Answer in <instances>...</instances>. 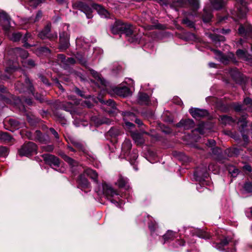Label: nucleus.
I'll list each match as a JSON object with an SVG mask.
<instances>
[{
    "label": "nucleus",
    "mask_w": 252,
    "mask_h": 252,
    "mask_svg": "<svg viewBox=\"0 0 252 252\" xmlns=\"http://www.w3.org/2000/svg\"><path fill=\"white\" fill-rule=\"evenodd\" d=\"M102 189L96 191L99 195H104L112 203L117 206H120L123 204V201L120 199L119 193L115 190L110 185L103 183L101 185Z\"/></svg>",
    "instance_id": "1"
},
{
    "label": "nucleus",
    "mask_w": 252,
    "mask_h": 252,
    "mask_svg": "<svg viewBox=\"0 0 252 252\" xmlns=\"http://www.w3.org/2000/svg\"><path fill=\"white\" fill-rule=\"evenodd\" d=\"M189 5L191 7L193 12H187L185 16H194L195 12L199 7L198 0H173L172 3L170 5L171 7H185Z\"/></svg>",
    "instance_id": "2"
},
{
    "label": "nucleus",
    "mask_w": 252,
    "mask_h": 252,
    "mask_svg": "<svg viewBox=\"0 0 252 252\" xmlns=\"http://www.w3.org/2000/svg\"><path fill=\"white\" fill-rule=\"evenodd\" d=\"M236 10L232 11V14L235 15L239 18H244L248 12L247 3L244 0H235Z\"/></svg>",
    "instance_id": "3"
},
{
    "label": "nucleus",
    "mask_w": 252,
    "mask_h": 252,
    "mask_svg": "<svg viewBox=\"0 0 252 252\" xmlns=\"http://www.w3.org/2000/svg\"><path fill=\"white\" fill-rule=\"evenodd\" d=\"M37 146L35 143L29 142L25 143L19 150V154L21 156H29L36 152Z\"/></svg>",
    "instance_id": "4"
},
{
    "label": "nucleus",
    "mask_w": 252,
    "mask_h": 252,
    "mask_svg": "<svg viewBox=\"0 0 252 252\" xmlns=\"http://www.w3.org/2000/svg\"><path fill=\"white\" fill-rule=\"evenodd\" d=\"M214 52L215 58L224 64H228L230 62H236L234 55L232 53H229L226 55L218 50H214Z\"/></svg>",
    "instance_id": "5"
},
{
    "label": "nucleus",
    "mask_w": 252,
    "mask_h": 252,
    "mask_svg": "<svg viewBox=\"0 0 252 252\" xmlns=\"http://www.w3.org/2000/svg\"><path fill=\"white\" fill-rule=\"evenodd\" d=\"M69 34L67 32H63L60 33V49L66 50L69 46Z\"/></svg>",
    "instance_id": "6"
},
{
    "label": "nucleus",
    "mask_w": 252,
    "mask_h": 252,
    "mask_svg": "<svg viewBox=\"0 0 252 252\" xmlns=\"http://www.w3.org/2000/svg\"><path fill=\"white\" fill-rule=\"evenodd\" d=\"M51 27V24L47 25L44 29L39 33L38 36L41 39L48 38L51 40L57 38L58 36L57 33H50Z\"/></svg>",
    "instance_id": "7"
},
{
    "label": "nucleus",
    "mask_w": 252,
    "mask_h": 252,
    "mask_svg": "<svg viewBox=\"0 0 252 252\" xmlns=\"http://www.w3.org/2000/svg\"><path fill=\"white\" fill-rule=\"evenodd\" d=\"M194 176L195 180L199 182L204 181L209 176L206 167L197 168L194 172Z\"/></svg>",
    "instance_id": "8"
},
{
    "label": "nucleus",
    "mask_w": 252,
    "mask_h": 252,
    "mask_svg": "<svg viewBox=\"0 0 252 252\" xmlns=\"http://www.w3.org/2000/svg\"><path fill=\"white\" fill-rule=\"evenodd\" d=\"M10 18L4 12H0V26L5 30L7 31L10 27Z\"/></svg>",
    "instance_id": "9"
},
{
    "label": "nucleus",
    "mask_w": 252,
    "mask_h": 252,
    "mask_svg": "<svg viewBox=\"0 0 252 252\" xmlns=\"http://www.w3.org/2000/svg\"><path fill=\"white\" fill-rule=\"evenodd\" d=\"M124 116V120L126 128L127 129L132 130L135 127V126L132 123L128 122L129 120L133 121L135 118V115L133 113L129 112H125L123 113Z\"/></svg>",
    "instance_id": "10"
},
{
    "label": "nucleus",
    "mask_w": 252,
    "mask_h": 252,
    "mask_svg": "<svg viewBox=\"0 0 252 252\" xmlns=\"http://www.w3.org/2000/svg\"><path fill=\"white\" fill-rule=\"evenodd\" d=\"M79 187L82 189H87L89 190L91 189V184L88 181V179L86 178V175L84 174V172L80 176L77 180Z\"/></svg>",
    "instance_id": "11"
},
{
    "label": "nucleus",
    "mask_w": 252,
    "mask_h": 252,
    "mask_svg": "<svg viewBox=\"0 0 252 252\" xmlns=\"http://www.w3.org/2000/svg\"><path fill=\"white\" fill-rule=\"evenodd\" d=\"M43 158L45 162L51 166L55 167L60 166V160L57 157L50 154H44L43 155Z\"/></svg>",
    "instance_id": "12"
},
{
    "label": "nucleus",
    "mask_w": 252,
    "mask_h": 252,
    "mask_svg": "<svg viewBox=\"0 0 252 252\" xmlns=\"http://www.w3.org/2000/svg\"><path fill=\"white\" fill-rule=\"evenodd\" d=\"M236 55L239 59L246 61L248 63L252 65V56L247 51L239 49L236 51Z\"/></svg>",
    "instance_id": "13"
},
{
    "label": "nucleus",
    "mask_w": 252,
    "mask_h": 252,
    "mask_svg": "<svg viewBox=\"0 0 252 252\" xmlns=\"http://www.w3.org/2000/svg\"><path fill=\"white\" fill-rule=\"evenodd\" d=\"M191 116L195 119L205 117L208 115V112L204 109L191 108L189 110Z\"/></svg>",
    "instance_id": "14"
},
{
    "label": "nucleus",
    "mask_w": 252,
    "mask_h": 252,
    "mask_svg": "<svg viewBox=\"0 0 252 252\" xmlns=\"http://www.w3.org/2000/svg\"><path fill=\"white\" fill-rule=\"evenodd\" d=\"M131 147V141L129 139H126L122 145L121 156H123L124 158L128 157Z\"/></svg>",
    "instance_id": "15"
},
{
    "label": "nucleus",
    "mask_w": 252,
    "mask_h": 252,
    "mask_svg": "<svg viewBox=\"0 0 252 252\" xmlns=\"http://www.w3.org/2000/svg\"><path fill=\"white\" fill-rule=\"evenodd\" d=\"M194 126L193 121L190 119L182 120L176 124L177 127L183 128L184 129H189L193 127Z\"/></svg>",
    "instance_id": "16"
},
{
    "label": "nucleus",
    "mask_w": 252,
    "mask_h": 252,
    "mask_svg": "<svg viewBox=\"0 0 252 252\" xmlns=\"http://www.w3.org/2000/svg\"><path fill=\"white\" fill-rule=\"evenodd\" d=\"M84 172L85 175L90 177L94 183H98V174L95 170L91 168H87L84 170Z\"/></svg>",
    "instance_id": "17"
},
{
    "label": "nucleus",
    "mask_w": 252,
    "mask_h": 252,
    "mask_svg": "<svg viewBox=\"0 0 252 252\" xmlns=\"http://www.w3.org/2000/svg\"><path fill=\"white\" fill-rule=\"evenodd\" d=\"M70 142L79 151L82 152L84 154H86L87 150L85 146L79 141L74 138L70 139Z\"/></svg>",
    "instance_id": "18"
},
{
    "label": "nucleus",
    "mask_w": 252,
    "mask_h": 252,
    "mask_svg": "<svg viewBox=\"0 0 252 252\" xmlns=\"http://www.w3.org/2000/svg\"><path fill=\"white\" fill-rule=\"evenodd\" d=\"M138 102L142 105H148L150 102L149 95L144 93H139L138 95Z\"/></svg>",
    "instance_id": "19"
},
{
    "label": "nucleus",
    "mask_w": 252,
    "mask_h": 252,
    "mask_svg": "<svg viewBox=\"0 0 252 252\" xmlns=\"http://www.w3.org/2000/svg\"><path fill=\"white\" fill-rule=\"evenodd\" d=\"M130 135L133 140L137 145H141L144 143V140L142 134L136 132H130Z\"/></svg>",
    "instance_id": "20"
},
{
    "label": "nucleus",
    "mask_w": 252,
    "mask_h": 252,
    "mask_svg": "<svg viewBox=\"0 0 252 252\" xmlns=\"http://www.w3.org/2000/svg\"><path fill=\"white\" fill-rule=\"evenodd\" d=\"M115 92L120 96L126 97L130 94L129 89L126 87H119L116 89Z\"/></svg>",
    "instance_id": "21"
},
{
    "label": "nucleus",
    "mask_w": 252,
    "mask_h": 252,
    "mask_svg": "<svg viewBox=\"0 0 252 252\" xmlns=\"http://www.w3.org/2000/svg\"><path fill=\"white\" fill-rule=\"evenodd\" d=\"M230 242V239L225 238L220 243H214L213 247L219 251H223L224 250L223 247L226 246Z\"/></svg>",
    "instance_id": "22"
},
{
    "label": "nucleus",
    "mask_w": 252,
    "mask_h": 252,
    "mask_svg": "<svg viewBox=\"0 0 252 252\" xmlns=\"http://www.w3.org/2000/svg\"><path fill=\"white\" fill-rule=\"evenodd\" d=\"M116 184L119 188H124L126 189H128L129 188L128 180L126 178L119 177Z\"/></svg>",
    "instance_id": "23"
},
{
    "label": "nucleus",
    "mask_w": 252,
    "mask_h": 252,
    "mask_svg": "<svg viewBox=\"0 0 252 252\" xmlns=\"http://www.w3.org/2000/svg\"><path fill=\"white\" fill-rule=\"evenodd\" d=\"M212 17L211 9L206 6L204 8V14L203 15V21L205 23L209 22Z\"/></svg>",
    "instance_id": "24"
},
{
    "label": "nucleus",
    "mask_w": 252,
    "mask_h": 252,
    "mask_svg": "<svg viewBox=\"0 0 252 252\" xmlns=\"http://www.w3.org/2000/svg\"><path fill=\"white\" fill-rule=\"evenodd\" d=\"M76 45L78 47L83 48L87 49L89 47V43L86 41V39L84 37H81L77 38L76 40Z\"/></svg>",
    "instance_id": "25"
},
{
    "label": "nucleus",
    "mask_w": 252,
    "mask_h": 252,
    "mask_svg": "<svg viewBox=\"0 0 252 252\" xmlns=\"http://www.w3.org/2000/svg\"><path fill=\"white\" fill-rule=\"evenodd\" d=\"M25 83L27 86L28 90L32 93V94L34 96L35 98L40 101H42L43 99L40 94H36L35 95H34L33 94V87L31 83V81L28 78L26 77L25 79Z\"/></svg>",
    "instance_id": "26"
},
{
    "label": "nucleus",
    "mask_w": 252,
    "mask_h": 252,
    "mask_svg": "<svg viewBox=\"0 0 252 252\" xmlns=\"http://www.w3.org/2000/svg\"><path fill=\"white\" fill-rule=\"evenodd\" d=\"M219 120L220 122L224 125H232L235 122V120H233L231 117L227 115H222L220 117Z\"/></svg>",
    "instance_id": "27"
},
{
    "label": "nucleus",
    "mask_w": 252,
    "mask_h": 252,
    "mask_svg": "<svg viewBox=\"0 0 252 252\" xmlns=\"http://www.w3.org/2000/svg\"><path fill=\"white\" fill-rule=\"evenodd\" d=\"M247 118V115H244L238 121L237 123L240 126L241 132L244 131L245 128L247 126L248 123L246 121Z\"/></svg>",
    "instance_id": "28"
},
{
    "label": "nucleus",
    "mask_w": 252,
    "mask_h": 252,
    "mask_svg": "<svg viewBox=\"0 0 252 252\" xmlns=\"http://www.w3.org/2000/svg\"><path fill=\"white\" fill-rule=\"evenodd\" d=\"M14 53L17 56H19L22 59H26L28 57V53L25 50L20 48H15L13 50Z\"/></svg>",
    "instance_id": "29"
},
{
    "label": "nucleus",
    "mask_w": 252,
    "mask_h": 252,
    "mask_svg": "<svg viewBox=\"0 0 252 252\" xmlns=\"http://www.w3.org/2000/svg\"><path fill=\"white\" fill-rule=\"evenodd\" d=\"M44 0H25V3L26 5L32 8H36L40 4L44 2Z\"/></svg>",
    "instance_id": "30"
},
{
    "label": "nucleus",
    "mask_w": 252,
    "mask_h": 252,
    "mask_svg": "<svg viewBox=\"0 0 252 252\" xmlns=\"http://www.w3.org/2000/svg\"><path fill=\"white\" fill-rule=\"evenodd\" d=\"M211 5L214 9H219L224 5L223 0H210Z\"/></svg>",
    "instance_id": "31"
},
{
    "label": "nucleus",
    "mask_w": 252,
    "mask_h": 252,
    "mask_svg": "<svg viewBox=\"0 0 252 252\" xmlns=\"http://www.w3.org/2000/svg\"><path fill=\"white\" fill-rule=\"evenodd\" d=\"M12 138L7 132H0V140L4 143H8L10 142Z\"/></svg>",
    "instance_id": "32"
},
{
    "label": "nucleus",
    "mask_w": 252,
    "mask_h": 252,
    "mask_svg": "<svg viewBox=\"0 0 252 252\" xmlns=\"http://www.w3.org/2000/svg\"><path fill=\"white\" fill-rule=\"evenodd\" d=\"M9 125L13 128V129H19L20 128L22 127L24 124L23 123H20L18 121L14 119H10L9 120Z\"/></svg>",
    "instance_id": "33"
},
{
    "label": "nucleus",
    "mask_w": 252,
    "mask_h": 252,
    "mask_svg": "<svg viewBox=\"0 0 252 252\" xmlns=\"http://www.w3.org/2000/svg\"><path fill=\"white\" fill-rule=\"evenodd\" d=\"M209 37L215 44H217L218 42L224 41L225 40L224 36L218 34H211L209 35Z\"/></svg>",
    "instance_id": "34"
},
{
    "label": "nucleus",
    "mask_w": 252,
    "mask_h": 252,
    "mask_svg": "<svg viewBox=\"0 0 252 252\" xmlns=\"http://www.w3.org/2000/svg\"><path fill=\"white\" fill-rule=\"evenodd\" d=\"M138 158V153L136 150H133L131 153L129 152L128 157L125 158H127L131 163H133Z\"/></svg>",
    "instance_id": "35"
},
{
    "label": "nucleus",
    "mask_w": 252,
    "mask_h": 252,
    "mask_svg": "<svg viewBox=\"0 0 252 252\" xmlns=\"http://www.w3.org/2000/svg\"><path fill=\"white\" fill-rule=\"evenodd\" d=\"M73 107V105L72 103L70 102H63L61 108L66 111L70 112L71 114L73 115L72 110Z\"/></svg>",
    "instance_id": "36"
},
{
    "label": "nucleus",
    "mask_w": 252,
    "mask_h": 252,
    "mask_svg": "<svg viewBox=\"0 0 252 252\" xmlns=\"http://www.w3.org/2000/svg\"><path fill=\"white\" fill-rule=\"evenodd\" d=\"M165 242L166 241L172 240L175 237V233L171 230H168L166 234L163 236Z\"/></svg>",
    "instance_id": "37"
},
{
    "label": "nucleus",
    "mask_w": 252,
    "mask_h": 252,
    "mask_svg": "<svg viewBox=\"0 0 252 252\" xmlns=\"http://www.w3.org/2000/svg\"><path fill=\"white\" fill-rule=\"evenodd\" d=\"M41 17H42V13L40 11H39L37 13L35 18L32 19V18H29L28 19H26L25 23H33L38 21L41 18Z\"/></svg>",
    "instance_id": "38"
},
{
    "label": "nucleus",
    "mask_w": 252,
    "mask_h": 252,
    "mask_svg": "<svg viewBox=\"0 0 252 252\" xmlns=\"http://www.w3.org/2000/svg\"><path fill=\"white\" fill-rule=\"evenodd\" d=\"M121 133L120 130L116 128H111L108 132L109 135L112 137H116Z\"/></svg>",
    "instance_id": "39"
},
{
    "label": "nucleus",
    "mask_w": 252,
    "mask_h": 252,
    "mask_svg": "<svg viewBox=\"0 0 252 252\" xmlns=\"http://www.w3.org/2000/svg\"><path fill=\"white\" fill-rule=\"evenodd\" d=\"M61 156L63 157V158L65 160L66 162H67L70 165L72 166H75L76 164V161L73 160L72 158H70V157L66 156L64 153L61 154Z\"/></svg>",
    "instance_id": "40"
},
{
    "label": "nucleus",
    "mask_w": 252,
    "mask_h": 252,
    "mask_svg": "<svg viewBox=\"0 0 252 252\" xmlns=\"http://www.w3.org/2000/svg\"><path fill=\"white\" fill-rule=\"evenodd\" d=\"M228 170L229 173L232 176L235 177L239 173V170L236 168L235 166L231 165L228 167Z\"/></svg>",
    "instance_id": "41"
},
{
    "label": "nucleus",
    "mask_w": 252,
    "mask_h": 252,
    "mask_svg": "<svg viewBox=\"0 0 252 252\" xmlns=\"http://www.w3.org/2000/svg\"><path fill=\"white\" fill-rule=\"evenodd\" d=\"M126 24L123 23L122 21H116L114 24V25L119 32H123Z\"/></svg>",
    "instance_id": "42"
},
{
    "label": "nucleus",
    "mask_w": 252,
    "mask_h": 252,
    "mask_svg": "<svg viewBox=\"0 0 252 252\" xmlns=\"http://www.w3.org/2000/svg\"><path fill=\"white\" fill-rule=\"evenodd\" d=\"M21 37L22 34L20 32H13L9 38L13 41H17L21 39Z\"/></svg>",
    "instance_id": "43"
},
{
    "label": "nucleus",
    "mask_w": 252,
    "mask_h": 252,
    "mask_svg": "<svg viewBox=\"0 0 252 252\" xmlns=\"http://www.w3.org/2000/svg\"><path fill=\"white\" fill-rule=\"evenodd\" d=\"M22 63L24 66L26 67H33L35 65L34 62L32 60H28V61H23Z\"/></svg>",
    "instance_id": "44"
},
{
    "label": "nucleus",
    "mask_w": 252,
    "mask_h": 252,
    "mask_svg": "<svg viewBox=\"0 0 252 252\" xmlns=\"http://www.w3.org/2000/svg\"><path fill=\"white\" fill-rule=\"evenodd\" d=\"M31 37V35L29 33H26L25 35V36L22 38V42L24 43V46L26 48H29L31 47V45L27 43V41L28 40V38Z\"/></svg>",
    "instance_id": "45"
},
{
    "label": "nucleus",
    "mask_w": 252,
    "mask_h": 252,
    "mask_svg": "<svg viewBox=\"0 0 252 252\" xmlns=\"http://www.w3.org/2000/svg\"><path fill=\"white\" fill-rule=\"evenodd\" d=\"M182 23L190 28H193L194 27V23L189 20L187 17L183 20Z\"/></svg>",
    "instance_id": "46"
},
{
    "label": "nucleus",
    "mask_w": 252,
    "mask_h": 252,
    "mask_svg": "<svg viewBox=\"0 0 252 252\" xmlns=\"http://www.w3.org/2000/svg\"><path fill=\"white\" fill-rule=\"evenodd\" d=\"M122 32L126 33V35H131L132 33V31L130 29V25L126 24L124 30Z\"/></svg>",
    "instance_id": "47"
},
{
    "label": "nucleus",
    "mask_w": 252,
    "mask_h": 252,
    "mask_svg": "<svg viewBox=\"0 0 252 252\" xmlns=\"http://www.w3.org/2000/svg\"><path fill=\"white\" fill-rule=\"evenodd\" d=\"M36 140L38 141L40 143H46L49 141V137L47 135H43L42 134V136L39 137Z\"/></svg>",
    "instance_id": "48"
},
{
    "label": "nucleus",
    "mask_w": 252,
    "mask_h": 252,
    "mask_svg": "<svg viewBox=\"0 0 252 252\" xmlns=\"http://www.w3.org/2000/svg\"><path fill=\"white\" fill-rule=\"evenodd\" d=\"M36 140L38 141L40 143H46L49 141V137L47 135H43L42 134V136L39 137Z\"/></svg>",
    "instance_id": "49"
},
{
    "label": "nucleus",
    "mask_w": 252,
    "mask_h": 252,
    "mask_svg": "<svg viewBox=\"0 0 252 252\" xmlns=\"http://www.w3.org/2000/svg\"><path fill=\"white\" fill-rule=\"evenodd\" d=\"M102 103H104V104L110 106L113 109L115 108L116 107L115 106V102L112 100V99H109L106 101H104L102 100Z\"/></svg>",
    "instance_id": "50"
},
{
    "label": "nucleus",
    "mask_w": 252,
    "mask_h": 252,
    "mask_svg": "<svg viewBox=\"0 0 252 252\" xmlns=\"http://www.w3.org/2000/svg\"><path fill=\"white\" fill-rule=\"evenodd\" d=\"M92 120L94 121L97 125H100L103 123H109L108 120H99L97 118L95 117H93Z\"/></svg>",
    "instance_id": "51"
},
{
    "label": "nucleus",
    "mask_w": 252,
    "mask_h": 252,
    "mask_svg": "<svg viewBox=\"0 0 252 252\" xmlns=\"http://www.w3.org/2000/svg\"><path fill=\"white\" fill-rule=\"evenodd\" d=\"M27 119L29 123L32 126H33L37 121V120H35L34 116H30L29 115H27Z\"/></svg>",
    "instance_id": "52"
},
{
    "label": "nucleus",
    "mask_w": 252,
    "mask_h": 252,
    "mask_svg": "<svg viewBox=\"0 0 252 252\" xmlns=\"http://www.w3.org/2000/svg\"><path fill=\"white\" fill-rule=\"evenodd\" d=\"M8 154L7 149L5 147H0V157H5Z\"/></svg>",
    "instance_id": "53"
},
{
    "label": "nucleus",
    "mask_w": 252,
    "mask_h": 252,
    "mask_svg": "<svg viewBox=\"0 0 252 252\" xmlns=\"http://www.w3.org/2000/svg\"><path fill=\"white\" fill-rule=\"evenodd\" d=\"M41 149L43 151L46 152H52L54 149V146L53 145H44L41 146Z\"/></svg>",
    "instance_id": "54"
},
{
    "label": "nucleus",
    "mask_w": 252,
    "mask_h": 252,
    "mask_svg": "<svg viewBox=\"0 0 252 252\" xmlns=\"http://www.w3.org/2000/svg\"><path fill=\"white\" fill-rule=\"evenodd\" d=\"M245 189L249 192H252V183H247L244 185Z\"/></svg>",
    "instance_id": "55"
},
{
    "label": "nucleus",
    "mask_w": 252,
    "mask_h": 252,
    "mask_svg": "<svg viewBox=\"0 0 252 252\" xmlns=\"http://www.w3.org/2000/svg\"><path fill=\"white\" fill-rule=\"evenodd\" d=\"M31 134L30 132L28 133V134H27V136H28L29 138L31 139L36 140L38 138H39V137L42 136L41 133L39 130H36L35 131V136H34V138H32L31 136L29 135V134Z\"/></svg>",
    "instance_id": "56"
},
{
    "label": "nucleus",
    "mask_w": 252,
    "mask_h": 252,
    "mask_svg": "<svg viewBox=\"0 0 252 252\" xmlns=\"http://www.w3.org/2000/svg\"><path fill=\"white\" fill-rule=\"evenodd\" d=\"M16 65H10L5 69V72L7 73H11L13 71L16 70Z\"/></svg>",
    "instance_id": "57"
},
{
    "label": "nucleus",
    "mask_w": 252,
    "mask_h": 252,
    "mask_svg": "<svg viewBox=\"0 0 252 252\" xmlns=\"http://www.w3.org/2000/svg\"><path fill=\"white\" fill-rule=\"evenodd\" d=\"M233 108L236 111H240L242 109V106L240 104H234Z\"/></svg>",
    "instance_id": "58"
},
{
    "label": "nucleus",
    "mask_w": 252,
    "mask_h": 252,
    "mask_svg": "<svg viewBox=\"0 0 252 252\" xmlns=\"http://www.w3.org/2000/svg\"><path fill=\"white\" fill-rule=\"evenodd\" d=\"M244 103L247 105H250L251 106L252 105V99L249 97H246L244 100Z\"/></svg>",
    "instance_id": "59"
},
{
    "label": "nucleus",
    "mask_w": 252,
    "mask_h": 252,
    "mask_svg": "<svg viewBox=\"0 0 252 252\" xmlns=\"http://www.w3.org/2000/svg\"><path fill=\"white\" fill-rule=\"evenodd\" d=\"M50 131L56 139L59 138V136L58 132L54 128H50Z\"/></svg>",
    "instance_id": "60"
},
{
    "label": "nucleus",
    "mask_w": 252,
    "mask_h": 252,
    "mask_svg": "<svg viewBox=\"0 0 252 252\" xmlns=\"http://www.w3.org/2000/svg\"><path fill=\"white\" fill-rule=\"evenodd\" d=\"M215 144H216V142L214 140L210 139V140H208L206 145L210 147H213V146H214L215 145Z\"/></svg>",
    "instance_id": "61"
},
{
    "label": "nucleus",
    "mask_w": 252,
    "mask_h": 252,
    "mask_svg": "<svg viewBox=\"0 0 252 252\" xmlns=\"http://www.w3.org/2000/svg\"><path fill=\"white\" fill-rule=\"evenodd\" d=\"M239 33L240 34H244L246 33L245 30L242 25H240L238 29Z\"/></svg>",
    "instance_id": "62"
},
{
    "label": "nucleus",
    "mask_w": 252,
    "mask_h": 252,
    "mask_svg": "<svg viewBox=\"0 0 252 252\" xmlns=\"http://www.w3.org/2000/svg\"><path fill=\"white\" fill-rule=\"evenodd\" d=\"M39 51L42 53H49V49L45 47H42L39 48Z\"/></svg>",
    "instance_id": "63"
},
{
    "label": "nucleus",
    "mask_w": 252,
    "mask_h": 252,
    "mask_svg": "<svg viewBox=\"0 0 252 252\" xmlns=\"http://www.w3.org/2000/svg\"><path fill=\"white\" fill-rule=\"evenodd\" d=\"M111 31L113 34H118L119 32V30L117 29L115 26L114 25L111 28Z\"/></svg>",
    "instance_id": "64"
}]
</instances>
